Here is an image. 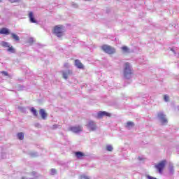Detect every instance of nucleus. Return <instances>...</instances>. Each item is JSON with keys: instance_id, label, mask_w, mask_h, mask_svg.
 <instances>
[{"instance_id": "1", "label": "nucleus", "mask_w": 179, "mask_h": 179, "mask_svg": "<svg viewBox=\"0 0 179 179\" xmlns=\"http://www.w3.org/2000/svg\"><path fill=\"white\" fill-rule=\"evenodd\" d=\"M134 70L132 69V66L131 64L128 62L124 63L123 68V76L124 79H131Z\"/></svg>"}, {"instance_id": "2", "label": "nucleus", "mask_w": 179, "mask_h": 179, "mask_svg": "<svg viewBox=\"0 0 179 179\" xmlns=\"http://www.w3.org/2000/svg\"><path fill=\"white\" fill-rule=\"evenodd\" d=\"M54 34L59 38L64 36V29L62 28V25H57L54 29Z\"/></svg>"}, {"instance_id": "3", "label": "nucleus", "mask_w": 179, "mask_h": 179, "mask_svg": "<svg viewBox=\"0 0 179 179\" xmlns=\"http://www.w3.org/2000/svg\"><path fill=\"white\" fill-rule=\"evenodd\" d=\"M1 45H2V47H3L4 48H8L6 51H8V52H10V54H15V52H16L15 48H13V46H10V43L8 42L2 41L1 43Z\"/></svg>"}, {"instance_id": "4", "label": "nucleus", "mask_w": 179, "mask_h": 179, "mask_svg": "<svg viewBox=\"0 0 179 179\" xmlns=\"http://www.w3.org/2000/svg\"><path fill=\"white\" fill-rule=\"evenodd\" d=\"M101 49L103 50V51H104V52H106V54H109L110 55H111L112 54H115V48L110 45H102Z\"/></svg>"}, {"instance_id": "5", "label": "nucleus", "mask_w": 179, "mask_h": 179, "mask_svg": "<svg viewBox=\"0 0 179 179\" xmlns=\"http://www.w3.org/2000/svg\"><path fill=\"white\" fill-rule=\"evenodd\" d=\"M157 118L162 125H166L167 124V118H166V115L163 112L158 113Z\"/></svg>"}, {"instance_id": "6", "label": "nucleus", "mask_w": 179, "mask_h": 179, "mask_svg": "<svg viewBox=\"0 0 179 179\" xmlns=\"http://www.w3.org/2000/svg\"><path fill=\"white\" fill-rule=\"evenodd\" d=\"M86 127L89 131H94L97 129V124L93 120H90L86 124Z\"/></svg>"}, {"instance_id": "7", "label": "nucleus", "mask_w": 179, "mask_h": 179, "mask_svg": "<svg viewBox=\"0 0 179 179\" xmlns=\"http://www.w3.org/2000/svg\"><path fill=\"white\" fill-rule=\"evenodd\" d=\"M70 131L74 134H79V132L83 131V127L80 125L73 126L70 127Z\"/></svg>"}, {"instance_id": "8", "label": "nucleus", "mask_w": 179, "mask_h": 179, "mask_svg": "<svg viewBox=\"0 0 179 179\" xmlns=\"http://www.w3.org/2000/svg\"><path fill=\"white\" fill-rule=\"evenodd\" d=\"M164 166H166V161H162L160 163L155 165V168L158 170L160 174L163 173V169H164Z\"/></svg>"}, {"instance_id": "9", "label": "nucleus", "mask_w": 179, "mask_h": 179, "mask_svg": "<svg viewBox=\"0 0 179 179\" xmlns=\"http://www.w3.org/2000/svg\"><path fill=\"white\" fill-rule=\"evenodd\" d=\"M63 78L64 79H68V76H71L72 75V71L71 70L67 69V70H64L62 71Z\"/></svg>"}, {"instance_id": "10", "label": "nucleus", "mask_w": 179, "mask_h": 179, "mask_svg": "<svg viewBox=\"0 0 179 179\" xmlns=\"http://www.w3.org/2000/svg\"><path fill=\"white\" fill-rule=\"evenodd\" d=\"M111 115L106 111H100L97 113V118H103V117H110Z\"/></svg>"}, {"instance_id": "11", "label": "nucleus", "mask_w": 179, "mask_h": 179, "mask_svg": "<svg viewBox=\"0 0 179 179\" xmlns=\"http://www.w3.org/2000/svg\"><path fill=\"white\" fill-rule=\"evenodd\" d=\"M29 18L31 23H37V20L34 18V15L33 14V12H30L29 13Z\"/></svg>"}, {"instance_id": "12", "label": "nucleus", "mask_w": 179, "mask_h": 179, "mask_svg": "<svg viewBox=\"0 0 179 179\" xmlns=\"http://www.w3.org/2000/svg\"><path fill=\"white\" fill-rule=\"evenodd\" d=\"M75 65L78 69H83V64L79 59L75 60Z\"/></svg>"}, {"instance_id": "13", "label": "nucleus", "mask_w": 179, "mask_h": 179, "mask_svg": "<svg viewBox=\"0 0 179 179\" xmlns=\"http://www.w3.org/2000/svg\"><path fill=\"white\" fill-rule=\"evenodd\" d=\"M0 34H6L8 36V34H10V32L9 31V29L8 28H2L0 30Z\"/></svg>"}, {"instance_id": "14", "label": "nucleus", "mask_w": 179, "mask_h": 179, "mask_svg": "<svg viewBox=\"0 0 179 179\" xmlns=\"http://www.w3.org/2000/svg\"><path fill=\"white\" fill-rule=\"evenodd\" d=\"M39 114L42 117L43 120H45V118H47V113H45V110H44V109H41L39 110Z\"/></svg>"}, {"instance_id": "15", "label": "nucleus", "mask_w": 179, "mask_h": 179, "mask_svg": "<svg viewBox=\"0 0 179 179\" xmlns=\"http://www.w3.org/2000/svg\"><path fill=\"white\" fill-rule=\"evenodd\" d=\"M75 155L77 159H82L85 156V154L80 151L76 152Z\"/></svg>"}, {"instance_id": "16", "label": "nucleus", "mask_w": 179, "mask_h": 179, "mask_svg": "<svg viewBox=\"0 0 179 179\" xmlns=\"http://www.w3.org/2000/svg\"><path fill=\"white\" fill-rule=\"evenodd\" d=\"M30 111L35 117H37V115H38V113H37V110H36V108H34V107H31L30 108Z\"/></svg>"}, {"instance_id": "17", "label": "nucleus", "mask_w": 179, "mask_h": 179, "mask_svg": "<svg viewBox=\"0 0 179 179\" xmlns=\"http://www.w3.org/2000/svg\"><path fill=\"white\" fill-rule=\"evenodd\" d=\"M17 136L18 139H20V141H23V139H24V134H23L22 132L18 133L17 134Z\"/></svg>"}, {"instance_id": "18", "label": "nucleus", "mask_w": 179, "mask_h": 179, "mask_svg": "<svg viewBox=\"0 0 179 179\" xmlns=\"http://www.w3.org/2000/svg\"><path fill=\"white\" fill-rule=\"evenodd\" d=\"M12 38L15 40V41H19V40H20V38H19V36L16 35L14 33H11L10 34Z\"/></svg>"}, {"instance_id": "19", "label": "nucleus", "mask_w": 179, "mask_h": 179, "mask_svg": "<svg viewBox=\"0 0 179 179\" xmlns=\"http://www.w3.org/2000/svg\"><path fill=\"white\" fill-rule=\"evenodd\" d=\"M132 127H134V122H128L127 123L126 128H127V129H131V128H132Z\"/></svg>"}, {"instance_id": "20", "label": "nucleus", "mask_w": 179, "mask_h": 179, "mask_svg": "<svg viewBox=\"0 0 179 179\" xmlns=\"http://www.w3.org/2000/svg\"><path fill=\"white\" fill-rule=\"evenodd\" d=\"M122 50L123 52H129V49L127 46H123L122 48Z\"/></svg>"}, {"instance_id": "21", "label": "nucleus", "mask_w": 179, "mask_h": 179, "mask_svg": "<svg viewBox=\"0 0 179 179\" xmlns=\"http://www.w3.org/2000/svg\"><path fill=\"white\" fill-rule=\"evenodd\" d=\"M113 145H108L106 146V150H108V152H113Z\"/></svg>"}, {"instance_id": "22", "label": "nucleus", "mask_w": 179, "mask_h": 179, "mask_svg": "<svg viewBox=\"0 0 179 179\" xmlns=\"http://www.w3.org/2000/svg\"><path fill=\"white\" fill-rule=\"evenodd\" d=\"M169 172L171 174H174V168L173 166L169 167Z\"/></svg>"}, {"instance_id": "23", "label": "nucleus", "mask_w": 179, "mask_h": 179, "mask_svg": "<svg viewBox=\"0 0 179 179\" xmlns=\"http://www.w3.org/2000/svg\"><path fill=\"white\" fill-rule=\"evenodd\" d=\"M57 173V170L55 169H52L50 171V174H52V176H54V174H55Z\"/></svg>"}, {"instance_id": "24", "label": "nucleus", "mask_w": 179, "mask_h": 179, "mask_svg": "<svg viewBox=\"0 0 179 179\" xmlns=\"http://www.w3.org/2000/svg\"><path fill=\"white\" fill-rule=\"evenodd\" d=\"M80 179H90V178H89V176H87L85 175L80 176Z\"/></svg>"}, {"instance_id": "25", "label": "nucleus", "mask_w": 179, "mask_h": 179, "mask_svg": "<svg viewBox=\"0 0 179 179\" xmlns=\"http://www.w3.org/2000/svg\"><path fill=\"white\" fill-rule=\"evenodd\" d=\"M64 68L69 69V68H71V64H69V63H65L64 64Z\"/></svg>"}, {"instance_id": "26", "label": "nucleus", "mask_w": 179, "mask_h": 179, "mask_svg": "<svg viewBox=\"0 0 179 179\" xmlns=\"http://www.w3.org/2000/svg\"><path fill=\"white\" fill-rule=\"evenodd\" d=\"M164 101H166V102L169 101V96L164 95Z\"/></svg>"}, {"instance_id": "27", "label": "nucleus", "mask_w": 179, "mask_h": 179, "mask_svg": "<svg viewBox=\"0 0 179 179\" xmlns=\"http://www.w3.org/2000/svg\"><path fill=\"white\" fill-rule=\"evenodd\" d=\"M20 108V111H22V113H26V108H24V107H20L19 108Z\"/></svg>"}, {"instance_id": "28", "label": "nucleus", "mask_w": 179, "mask_h": 179, "mask_svg": "<svg viewBox=\"0 0 179 179\" xmlns=\"http://www.w3.org/2000/svg\"><path fill=\"white\" fill-rule=\"evenodd\" d=\"M9 2H11V3H15L16 2H19V0H8Z\"/></svg>"}, {"instance_id": "29", "label": "nucleus", "mask_w": 179, "mask_h": 179, "mask_svg": "<svg viewBox=\"0 0 179 179\" xmlns=\"http://www.w3.org/2000/svg\"><path fill=\"white\" fill-rule=\"evenodd\" d=\"M147 178H148V179H157V178H155V177H153V176H149V175L147 176Z\"/></svg>"}, {"instance_id": "30", "label": "nucleus", "mask_w": 179, "mask_h": 179, "mask_svg": "<svg viewBox=\"0 0 179 179\" xmlns=\"http://www.w3.org/2000/svg\"><path fill=\"white\" fill-rule=\"evenodd\" d=\"M1 157H2V159H6V153H1Z\"/></svg>"}, {"instance_id": "31", "label": "nucleus", "mask_w": 179, "mask_h": 179, "mask_svg": "<svg viewBox=\"0 0 179 179\" xmlns=\"http://www.w3.org/2000/svg\"><path fill=\"white\" fill-rule=\"evenodd\" d=\"M2 75H3L4 76H8V72L6 71H1Z\"/></svg>"}, {"instance_id": "32", "label": "nucleus", "mask_w": 179, "mask_h": 179, "mask_svg": "<svg viewBox=\"0 0 179 179\" xmlns=\"http://www.w3.org/2000/svg\"><path fill=\"white\" fill-rule=\"evenodd\" d=\"M52 128V129H57V128H58V125L54 124Z\"/></svg>"}, {"instance_id": "33", "label": "nucleus", "mask_w": 179, "mask_h": 179, "mask_svg": "<svg viewBox=\"0 0 179 179\" xmlns=\"http://www.w3.org/2000/svg\"><path fill=\"white\" fill-rule=\"evenodd\" d=\"M31 176H33L34 177H37V173H36V172H32V173H31Z\"/></svg>"}, {"instance_id": "34", "label": "nucleus", "mask_w": 179, "mask_h": 179, "mask_svg": "<svg viewBox=\"0 0 179 179\" xmlns=\"http://www.w3.org/2000/svg\"><path fill=\"white\" fill-rule=\"evenodd\" d=\"M33 41H34V39L33 38H30L29 39V43H33Z\"/></svg>"}, {"instance_id": "35", "label": "nucleus", "mask_w": 179, "mask_h": 179, "mask_svg": "<svg viewBox=\"0 0 179 179\" xmlns=\"http://www.w3.org/2000/svg\"><path fill=\"white\" fill-rule=\"evenodd\" d=\"M171 51H173V54H177V52H176V50H174V48H171Z\"/></svg>"}, {"instance_id": "36", "label": "nucleus", "mask_w": 179, "mask_h": 179, "mask_svg": "<svg viewBox=\"0 0 179 179\" xmlns=\"http://www.w3.org/2000/svg\"><path fill=\"white\" fill-rule=\"evenodd\" d=\"M22 179H34V178H29L22 177Z\"/></svg>"}, {"instance_id": "37", "label": "nucleus", "mask_w": 179, "mask_h": 179, "mask_svg": "<svg viewBox=\"0 0 179 179\" xmlns=\"http://www.w3.org/2000/svg\"><path fill=\"white\" fill-rule=\"evenodd\" d=\"M138 160H143V159H142V157H138Z\"/></svg>"}, {"instance_id": "38", "label": "nucleus", "mask_w": 179, "mask_h": 179, "mask_svg": "<svg viewBox=\"0 0 179 179\" xmlns=\"http://www.w3.org/2000/svg\"><path fill=\"white\" fill-rule=\"evenodd\" d=\"M35 125H36V127H38V125H40V124H36Z\"/></svg>"}, {"instance_id": "39", "label": "nucleus", "mask_w": 179, "mask_h": 179, "mask_svg": "<svg viewBox=\"0 0 179 179\" xmlns=\"http://www.w3.org/2000/svg\"><path fill=\"white\" fill-rule=\"evenodd\" d=\"M76 6H78V5L75 4L74 8H76Z\"/></svg>"}, {"instance_id": "40", "label": "nucleus", "mask_w": 179, "mask_h": 179, "mask_svg": "<svg viewBox=\"0 0 179 179\" xmlns=\"http://www.w3.org/2000/svg\"><path fill=\"white\" fill-rule=\"evenodd\" d=\"M34 156H37V155L35 154Z\"/></svg>"}, {"instance_id": "41", "label": "nucleus", "mask_w": 179, "mask_h": 179, "mask_svg": "<svg viewBox=\"0 0 179 179\" xmlns=\"http://www.w3.org/2000/svg\"><path fill=\"white\" fill-rule=\"evenodd\" d=\"M84 1H90V0H84Z\"/></svg>"}]
</instances>
